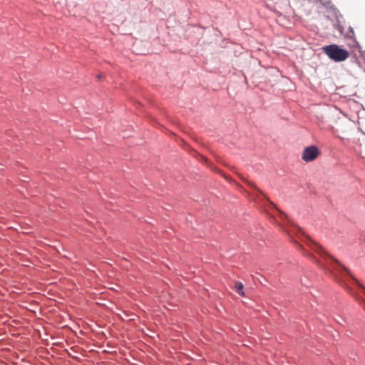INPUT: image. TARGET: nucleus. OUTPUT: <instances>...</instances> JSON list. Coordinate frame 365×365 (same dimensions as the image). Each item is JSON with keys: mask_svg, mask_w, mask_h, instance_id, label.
Returning a JSON list of instances; mask_svg holds the SVG:
<instances>
[{"mask_svg": "<svg viewBox=\"0 0 365 365\" xmlns=\"http://www.w3.org/2000/svg\"><path fill=\"white\" fill-rule=\"evenodd\" d=\"M323 50L329 58L336 62L343 61L349 56L348 51L339 48L336 44L326 46L323 48Z\"/></svg>", "mask_w": 365, "mask_h": 365, "instance_id": "f257e3e1", "label": "nucleus"}, {"mask_svg": "<svg viewBox=\"0 0 365 365\" xmlns=\"http://www.w3.org/2000/svg\"><path fill=\"white\" fill-rule=\"evenodd\" d=\"M337 29L344 36V38L346 40V43L348 46L352 47L357 46L358 42L356 40L354 31L351 26H349L347 29L345 31L343 26L338 25Z\"/></svg>", "mask_w": 365, "mask_h": 365, "instance_id": "f03ea898", "label": "nucleus"}, {"mask_svg": "<svg viewBox=\"0 0 365 365\" xmlns=\"http://www.w3.org/2000/svg\"><path fill=\"white\" fill-rule=\"evenodd\" d=\"M321 155L319 149L316 145L307 146L304 149L302 159L304 162H312Z\"/></svg>", "mask_w": 365, "mask_h": 365, "instance_id": "7ed1b4c3", "label": "nucleus"}, {"mask_svg": "<svg viewBox=\"0 0 365 365\" xmlns=\"http://www.w3.org/2000/svg\"><path fill=\"white\" fill-rule=\"evenodd\" d=\"M235 288L236 289V292L240 295L241 297L245 296V292L243 291L244 285L241 282H237L235 284Z\"/></svg>", "mask_w": 365, "mask_h": 365, "instance_id": "20e7f679", "label": "nucleus"}, {"mask_svg": "<svg viewBox=\"0 0 365 365\" xmlns=\"http://www.w3.org/2000/svg\"><path fill=\"white\" fill-rule=\"evenodd\" d=\"M341 267L343 268V269L348 274H350L351 272H350V270L346 267L344 265H341Z\"/></svg>", "mask_w": 365, "mask_h": 365, "instance_id": "39448f33", "label": "nucleus"}, {"mask_svg": "<svg viewBox=\"0 0 365 365\" xmlns=\"http://www.w3.org/2000/svg\"><path fill=\"white\" fill-rule=\"evenodd\" d=\"M97 78H98V79H101V78H103V75H102V74H98V75L97 76Z\"/></svg>", "mask_w": 365, "mask_h": 365, "instance_id": "423d86ee", "label": "nucleus"}]
</instances>
